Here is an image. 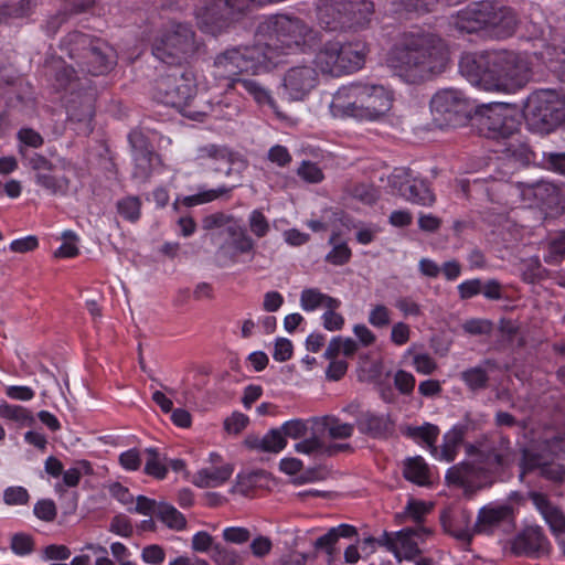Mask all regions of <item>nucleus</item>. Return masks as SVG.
I'll use <instances>...</instances> for the list:
<instances>
[{"instance_id":"1","label":"nucleus","mask_w":565,"mask_h":565,"mask_svg":"<svg viewBox=\"0 0 565 565\" xmlns=\"http://www.w3.org/2000/svg\"><path fill=\"white\" fill-rule=\"evenodd\" d=\"M386 63L406 83L420 84L445 72L449 50L436 33L422 29L404 31L391 45Z\"/></svg>"},{"instance_id":"2","label":"nucleus","mask_w":565,"mask_h":565,"mask_svg":"<svg viewBox=\"0 0 565 565\" xmlns=\"http://www.w3.org/2000/svg\"><path fill=\"white\" fill-rule=\"evenodd\" d=\"M459 70L471 84L508 94L525 87L532 77L527 58L511 50L466 53L459 61Z\"/></svg>"},{"instance_id":"3","label":"nucleus","mask_w":565,"mask_h":565,"mask_svg":"<svg viewBox=\"0 0 565 565\" xmlns=\"http://www.w3.org/2000/svg\"><path fill=\"white\" fill-rule=\"evenodd\" d=\"M518 12L497 0L468 4L452 17V25L461 33H481L494 40L512 38L520 25Z\"/></svg>"},{"instance_id":"4","label":"nucleus","mask_w":565,"mask_h":565,"mask_svg":"<svg viewBox=\"0 0 565 565\" xmlns=\"http://www.w3.org/2000/svg\"><path fill=\"white\" fill-rule=\"evenodd\" d=\"M255 39L262 42L264 51L273 52V66L286 50L306 51L320 42L318 31L302 19L288 14L268 17L257 26Z\"/></svg>"},{"instance_id":"5","label":"nucleus","mask_w":565,"mask_h":565,"mask_svg":"<svg viewBox=\"0 0 565 565\" xmlns=\"http://www.w3.org/2000/svg\"><path fill=\"white\" fill-rule=\"evenodd\" d=\"M393 105V95L382 85L352 83L340 87L333 95L330 110L334 117L376 120Z\"/></svg>"},{"instance_id":"6","label":"nucleus","mask_w":565,"mask_h":565,"mask_svg":"<svg viewBox=\"0 0 565 565\" xmlns=\"http://www.w3.org/2000/svg\"><path fill=\"white\" fill-rule=\"evenodd\" d=\"M202 45L190 23L173 21L154 35L151 51L162 63L177 66L192 61Z\"/></svg>"},{"instance_id":"7","label":"nucleus","mask_w":565,"mask_h":565,"mask_svg":"<svg viewBox=\"0 0 565 565\" xmlns=\"http://www.w3.org/2000/svg\"><path fill=\"white\" fill-rule=\"evenodd\" d=\"M374 12L371 0H320L317 18L327 31H358L370 25Z\"/></svg>"},{"instance_id":"8","label":"nucleus","mask_w":565,"mask_h":565,"mask_svg":"<svg viewBox=\"0 0 565 565\" xmlns=\"http://www.w3.org/2000/svg\"><path fill=\"white\" fill-rule=\"evenodd\" d=\"M369 51L366 42L361 40L349 42L330 40L316 52L313 64L322 74L338 77L361 70Z\"/></svg>"},{"instance_id":"9","label":"nucleus","mask_w":565,"mask_h":565,"mask_svg":"<svg viewBox=\"0 0 565 565\" xmlns=\"http://www.w3.org/2000/svg\"><path fill=\"white\" fill-rule=\"evenodd\" d=\"M216 75L232 78L244 73L259 74L273 67V52L264 51L262 42L255 40L253 45H239L225 50L214 60Z\"/></svg>"},{"instance_id":"10","label":"nucleus","mask_w":565,"mask_h":565,"mask_svg":"<svg viewBox=\"0 0 565 565\" xmlns=\"http://www.w3.org/2000/svg\"><path fill=\"white\" fill-rule=\"evenodd\" d=\"M523 116L531 131L547 135L565 122V97L553 89L536 90L527 97Z\"/></svg>"},{"instance_id":"11","label":"nucleus","mask_w":565,"mask_h":565,"mask_svg":"<svg viewBox=\"0 0 565 565\" xmlns=\"http://www.w3.org/2000/svg\"><path fill=\"white\" fill-rule=\"evenodd\" d=\"M195 90L192 79L184 74L169 73L156 78L152 97L157 102L178 108L186 118H199L201 113L192 110L189 102Z\"/></svg>"},{"instance_id":"12","label":"nucleus","mask_w":565,"mask_h":565,"mask_svg":"<svg viewBox=\"0 0 565 565\" xmlns=\"http://www.w3.org/2000/svg\"><path fill=\"white\" fill-rule=\"evenodd\" d=\"M478 132L489 139H509L519 132L520 121L507 104L483 106L473 118Z\"/></svg>"},{"instance_id":"13","label":"nucleus","mask_w":565,"mask_h":565,"mask_svg":"<svg viewBox=\"0 0 565 565\" xmlns=\"http://www.w3.org/2000/svg\"><path fill=\"white\" fill-rule=\"evenodd\" d=\"M516 529L515 510L508 503L491 502L479 509L473 531L477 535H508Z\"/></svg>"},{"instance_id":"14","label":"nucleus","mask_w":565,"mask_h":565,"mask_svg":"<svg viewBox=\"0 0 565 565\" xmlns=\"http://www.w3.org/2000/svg\"><path fill=\"white\" fill-rule=\"evenodd\" d=\"M22 163L34 174L35 184L53 195H65L70 189L71 181L66 175L53 173L55 166L44 154L31 150L19 149Z\"/></svg>"},{"instance_id":"15","label":"nucleus","mask_w":565,"mask_h":565,"mask_svg":"<svg viewBox=\"0 0 565 565\" xmlns=\"http://www.w3.org/2000/svg\"><path fill=\"white\" fill-rule=\"evenodd\" d=\"M468 456H476L487 471L502 469L511 455V440L501 434L481 436L475 444L466 446Z\"/></svg>"},{"instance_id":"16","label":"nucleus","mask_w":565,"mask_h":565,"mask_svg":"<svg viewBox=\"0 0 565 565\" xmlns=\"http://www.w3.org/2000/svg\"><path fill=\"white\" fill-rule=\"evenodd\" d=\"M196 158L212 161L213 170L223 172L226 177H242V173L248 167V160L242 153L224 145L209 143L201 146L198 149Z\"/></svg>"},{"instance_id":"17","label":"nucleus","mask_w":565,"mask_h":565,"mask_svg":"<svg viewBox=\"0 0 565 565\" xmlns=\"http://www.w3.org/2000/svg\"><path fill=\"white\" fill-rule=\"evenodd\" d=\"M401 195L413 204L431 206L436 196L424 179L415 178L408 168H396L390 179Z\"/></svg>"},{"instance_id":"18","label":"nucleus","mask_w":565,"mask_h":565,"mask_svg":"<svg viewBox=\"0 0 565 565\" xmlns=\"http://www.w3.org/2000/svg\"><path fill=\"white\" fill-rule=\"evenodd\" d=\"M445 480L448 486L462 488L466 494H473L491 486L487 469L471 461L451 466L446 472Z\"/></svg>"},{"instance_id":"19","label":"nucleus","mask_w":565,"mask_h":565,"mask_svg":"<svg viewBox=\"0 0 565 565\" xmlns=\"http://www.w3.org/2000/svg\"><path fill=\"white\" fill-rule=\"evenodd\" d=\"M431 113L440 120L451 122L460 116H466L468 102L465 95L454 88L438 90L430 100Z\"/></svg>"},{"instance_id":"20","label":"nucleus","mask_w":565,"mask_h":565,"mask_svg":"<svg viewBox=\"0 0 565 565\" xmlns=\"http://www.w3.org/2000/svg\"><path fill=\"white\" fill-rule=\"evenodd\" d=\"M522 201L530 207L553 210L561 202V190L547 181L519 183Z\"/></svg>"},{"instance_id":"21","label":"nucleus","mask_w":565,"mask_h":565,"mask_svg":"<svg viewBox=\"0 0 565 565\" xmlns=\"http://www.w3.org/2000/svg\"><path fill=\"white\" fill-rule=\"evenodd\" d=\"M471 512L461 507H448L440 513V523L446 533L462 544H470L477 533L471 525Z\"/></svg>"},{"instance_id":"22","label":"nucleus","mask_w":565,"mask_h":565,"mask_svg":"<svg viewBox=\"0 0 565 565\" xmlns=\"http://www.w3.org/2000/svg\"><path fill=\"white\" fill-rule=\"evenodd\" d=\"M318 84L316 68L302 65L289 68L282 79L285 93L290 100H302Z\"/></svg>"},{"instance_id":"23","label":"nucleus","mask_w":565,"mask_h":565,"mask_svg":"<svg viewBox=\"0 0 565 565\" xmlns=\"http://www.w3.org/2000/svg\"><path fill=\"white\" fill-rule=\"evenodd\" d=\"M511 551L516 556L539 557L548 551V542L539 526H527L512 541Z\"/></svg>"},{"instance_id":"24","label":"nucleus","mask_w":565,"mask_h":565,"mask_svg":"<svg viewBox=\"0 0 565 565\" xmlns=\"http://www.w3.org/2000/svg\"><path fill=\"white\" fill-rule=\"evenodd\" d=\"M114 64L111 49L100 39H95L89 50L78 62L81 72L98 76L107 73Z\"/></svg>"},{"instance_id":"25","label":"nucleus","mask_w":565,"mask_h":565,"mask_svg":"<svg viewBox=\"0 0 565 565\" xmlns=\"http://www.w3.org/2000/svg\"><path fill=\"white\" fill-rule=\"evenodd\" d=\"M128 140L134 150L135 169L132 178L142 182L148 181L152 172L153 151L150 149L146 137L140 131H131Z\"/></svg>"},{"instance_id":"26","label":"nucleus","mask_w":565,"mask_h":565,"mask_svg":"<svg viewBox=\"0 0 565 565\" xmlns=\"http://www.w3.org/2000/svg\"><path fill=\"white\" fill-rule=\"evenodd\" d=\"M227 89H233L241 95L250 96L257 105L269 107L277 116L281 113L278 109L275 98L270 92L258 81L245 76H238L231 79L226 85Z\"/></svg>"},{"instance_id":"27","label":"nucleus","mask_w":565,"mask_h":565,"mask_svg":"<svg viewBox=\"0 0 565 565\" xmlns=\"http://www.w3.org/2000/svg\"><path fill=\"white\" fill-rule=\"evenodd\" d=\"M355 426L361 434L373 439H387L395 431V424L390 415L375 414L371 411L360 414Z\"/></svg>"},{"instance_id":"28","label":"nucleus","mask_w":565,"mask_h":565,"mask_svg":"<svg viewBox=\"0 0 565 565\" xmlns=\"http://www.w3.org/2000/svg\"><path fill=\"white\" fill-rule=\"evenodd\" d=\"M430 534L425 526L405 527L395 532L397 544V555H394L398 562L402 559L412 561L420 554L418 544Z\"/></svg>"},{"instance_id":"29","label":"nucleus","mask_w":565,"mask_h":565,"mask_svg":"<svg viewBox=\"0 0 565 565\" xmlns=\"http://www.w3.org/2000/svg\"><path fill=\"white\" fill-rule=\"evenodd\" d=\"M467 433V427L463 425H455L443 436L440 447H437V452L431 454L438 460L451 462L456 459L459 449L463 443Z\"/></svg>"},{"instance_id":"30","label":"nucleus","mask_w":565,"mask_h":565,"mask_svg":"<svg viewBox=\"0 0 565 565\" xmlns=\"http://www.w3.org/2000/svg\"><path fill=\"white\" fill-rule=\"evenodd\" d=\"M356 535V529L350 524H340L331 527L328 532L313 542V547L317 552H324L329 559H332L337 552V543L340 537H352Z\"/></svg>"},{"instance_id":"31","label":"nucleus","mask_w":565,"mask_h":565,"mask_svg":"<svg viewBox=\"0 0 565 565\" xmlns=\"http://www.w3.org/2000/svg\"><path fill=\"white\" fill-rule=\"evenodd\" d=\"M495 367V361L487 359L481 364L462 371L460 379L470 391H483L489 386V371Z\"/></svg>"},{"instance_id":"32","label":"nucleus","mask_w":565,"mask_h":565,"mask_svg":"<svg viewBox=\"0 0 565 565\" xmlns=\"http://www.w3.org/2000/svg\"><path fill=\"white\" fill-rule=\"evenodd\" d=\"M245 445L253 450L277 454L286 447L287 440L279 428H273L262 438L248 436Z\"/></svg>"},{"instance_id":"33","label":"nucleus","mask_w":565,"mask_h":565,"mask_svg":"<svg viewBox=\"0 0 565 565\" xmlns=\"http://www.w3.org/2000/svg\"><path fill=\"white\" fill-rule=\"evenodd\" d=\"M233 471L234 468L230 463L221 467L203 468L195 473L192 482L199 488L218 487L231 478Z\"/></svg>"},{"instance_id":"34","label":"nucleus","mask_w":565,"mask_h":565,"mask_svg":"<svg viewBox=\"0 0 565 565\" xmlns=\"http://www.w3.org/2000/svg\"><path fill=\"white\" fill-rule=\"evenodd\" d=\"M95 41V38L74 31L63 38L61 49L67 53L71 60H74L78 65V62L83 60L86 52Z\"/></svg>"},{"instance_id":"35","label":"nucleus","mask_w":565,"mask_h":565,"mask_svg":"<svg viewBox=\"0 0 565 565\" xmlns=\"http://www.w3.org/2000/svg\"><path fill=\"white\" fill-rule=\"evenodd\" d=\"M403 477L420 487L431 483L430 468L422 456L409 457L404 460Z\"/></svg>"},{"instance_id":"36","label":"nucleus","mask_w":565,"mask_h":565,"mask_svg":"<svg viewBox=\"0 0 565 565\" xmlns=\"http://www.w3.org/2000/svg\"><path fill=\"white\" fill-rule=\"evenodd\" d=\"M403 434L416 441L425 446L430 454L437 452L436 441L440 434V429L437 425L431 423H424L422 426H407Z\"/></svg>"},{"instance_id":"37","label":"nucleus","mask_w":565,"mask_h":565,"mask_svg":"<svg viewBox=\"0 0 565 565\" xmlns=\"http://www.w3.org/2000/svg\"><path fill=\"white\" fill-rule=\"evenodd\" d=\"M507 140L508 142L504 143L501 150L504 158L513 160L521 166H527L535 161V153L525 141L514 138V136Z\"/></svg>"},{"instance_id":"38","label":"nucleus","mask_w":565,"mask_h":565,"mask_svg":"<svg viewBox=\"0 0 565 565\" xmlns=\"http://www.w3.org/2000/svg\"><path fill=\"white\" fill-rule=\"evenodd\" d=\"M300 306L305 311H313L319 307L339 308L341 301L329 295L322 294L317 288H306L300 295Z\"/></svg>"},{"instance_id":"39","label":"nucleus","mask_w":565,"mask_h":565,"mask_svg":"<svg viewBox=\"0 0 565 565\" xmlns=\"http://www.w3.org/2000/svg\"><path fill=\"white\" fill-rule=\"evenodd\" d=\"M525 459H526V465L529 466V468L540 469L541 476L547 480L558 482V481H562L565 476V469L562 465L555 463V462L543 461V458L541 455L530 454V455H526Z\"/></svg>"},{"instance_id":"40","label":"nucleus","mask_w":565,"mask_h":565,"mask_svg":"<svg viewBox=\"0 0 565 565\" xmlns=\"http://www.w3.org/2000/svg\"><path fill=\"white\" fill-rule=\"evenodd\" d=\"M157 519L174 531H182L186 527L185 516L167 502H159Z\"/></svg>"},{"instance_id":"41","label":"nucleus","mask_w":565,"mask_h":565,"mask_svg":"<svg viewBox=\"0 0 565 565\" xmlns=\"http://www.w3.org/2000/svg\"><path fill=\"white\" fill-rule=\"evenodd\" d=\"M0 417L18 423L21 426H31L34 422L32 413L21 405L3 403L0 405Z\"/></svg>"},{"instance_id":"42","label":"nucleus","mask_w":565,"mask_h":565,"mask_svg":"<svg viewBox=\"0 0 565 565\" xmlns=\"http://www.w3.org/2000/svg\"><path fill=\"white\" fill-rule=\"evenodd\" d=\"M145 452L147 455L145 473L159 480L164 479L168 473V468L164 463L166 458H161L156 448H147Z\"/></svg>"},{"instance_id":"43","label":"nucleus","mask_w":565,"mask_h":565,"mask_svg":"<svg viewBox=\"0 0 565 565\" xmlns=\"http://www.w3.org/2000/svg\"><path fill=\"white\" fill-rule=\"evenodd\" d=\"M116 209L121 217L131 223L137 222L141 216V201L136 195H128L118 200Z\"/></svg>"},{"instance_id":"44","label":"nucleus","mask_w":565,"mask_h":565,"mask_svg":"<svg viewBox=\"0 0 565 565\" xmlns=\"http://www.w3.org/2000/svg\"><path fill=\"white\" fill-rule=\"evenodd\" d=\"M93 473V466L88 460H77L73 467L63 471V484L70 488L76 487L83 476H90Z\"/></svg>"},{"instance_id":"45","label":"nucleus","mask_w":565,"mask_h":565,"mask_svg":"<svg viewBox=\"0 0 565 565\" xmlns=\"http://www.w3.org/2000/svg\"><path fill=\"white\" fill-rule=\"evenodd\" d=\"M36 7L35 0H19L14 3L3 6L1 15L6 19H23L30 17Z\"/></svg>"},{"instance_id":"46","label":"nucleus","mask_w":565,"mask_h":565,"mask_svg":"<svg viewBox=\"0 0 565 565\" xmlns=\"http://www.w3.org/2000/svg\"><path fill=\"white\" fill-rule=\"evenodd\" d=\"M233 188L234 186L227 188L225 185H222L216 189H212V190L200 192L198 194L189 195V196L184 198L183 204L185 206L191 207V206L204 204L207 202H212L223 195L228 194Z\"/></svg>"},{"instance_id":"47","label":"nucleus","mask_w":565,"mask_h":565,"mask_svg":"<svg viewBox=\"0 0 565 565\" xmlns=\"http://www.w3.org/2000/svg\"><path fill=\"white\" fill-rule=\"evenodd\" d=\"M430 509L431 504H427L420 500L409 499L399 518L409 519L417 523V526H422L420 524L424 522V519L429 513Z\"/></svg>"},{"instance_id":"48","label":"nucleus","mask_w":565,"mask_h":565,"mask_svg":"<svg viewBox=\"0 0 565 565\" xmlns=\"http://www.w3.org/2000/svg\"><path fill=\"white\" fill-rule=\"evenodd\" d=\"M565 258V231L552 237L547 245L544 262L551 265L558 264Z\"/></svg>"},{"instance_id":"49","label":"nucleus","mask_w":565,"mask_h":565,"mask_svg":"<svg viewBox=\"0 0 565 565\" xmlns=\"http://www.w3.org/2000/svg\"><path fill=\"white\" fill-rule=\"evenodd\" d=\"M18 150L39 149L44 145V138L33 128L23 127L17 132Z\"/></svg>"},{"instance_id":"50","label":"nucleus","mask_w":565,"mask_h":565,"mask_svg":"<svg viewBox=\"0 0 565 565\" xmlns=\"http://www.w3.org/2000/svg\"><path fill=\"white\" fill-rule=\"evenodd\" d=\"M324 426L332 439H347L353 435L355 424L341 423L337 417H328Z\"/></svg>"},{"instance_id":"51","label":"nucleus","mask_w":565,"mask_h":565,"mask_svg":"<svg viewBox=\"0 0 565 565\" xmlns=\"http://www.w3.org/2000/svg\"><path fill=\"white\" fill-rule=\"evenodd\" d=\"M212 558L216 565H243V558L235 550L221 544L213 546Z\"/></svg>"},{"instance_id":"52","label":"nucleus","mask_w":565,"mask_h":565,"mask_svg":"<svg viewBox=\"0 0 565 565\" xmlns=\"http://www.w3.org/2000/svg\"><path fill=\"white\" fill-rule=\"evenodd\" d=\"M76 79V72L73 66L61 62L54 75V86L57 90L70 88Z\"/></svg>"},{"instance_id":"53","label":"nucleus","mask_w":565,"mask_h":565,"mask_svg":"<svg viewBox=\"0 0 565 565\" xmlns=\"http://www.w3.org/2000/svg\"><path fill=\"white\" fill-rule=\"evenodd\" d=\"M10 548L17 555H29L34 551V540L30 534L15 533L11 537Z\"/></svg>"},{"instance_id":"54","label":"nucleus","mask_w":565,"mask_h":565,"mask_svg":"<svg viewBox=\"0 0 565 565\" xmlns=\"http://www.w3.org/2000/svg\"><path fill=\"white\" fill-rule=\"evenodd\" d=\"M297 174L308 183H319L323 180V172L318 164L307 160L301 162Z\"/></svg>"},{"instance_id":"55","label":"nucleus","mask_w":565,"mask_h":565,"mask_svg":"<svg viewBox=\"0 0 565 565\" xmlns=\"http://www.w3.org/2000/svg\"><path fill=\"white\" fill-rule=\"evenodd\" d=\"M34 515L44 521V522H53L57 515V509L53 500L51 499H41L34 504L33 509Z\"/></svg>"},{"instance_id":"56","label":"nucleus","mask_w":565,"mask_h":565,"mask_svg":"<svg viewBox=\"0 0 565 565\" xmlns=\"http://www.w3.org/2000/svg\"><path fill=\"white\" fill-rule=\"evenodd\" d=\"M351 195L364 204H373L379 199V191L371 184H355L351 190Z\"/></svg>"},{"instance_id":"57","label":"nucleus","mask_w":565,"mask_h":565,"mask_svg":"<svg viewBox=\"0 0 565 565\" xmlns=\"http://www.w3.org/2000/svg\"><path fill=\"white\" fill-rule=\"evenodd\" d=\"M295 450L300 454L306 455H320L324 456V441H322L319 437L312 436L310 438H306L300 443L295 445Z\"/></svg>"},{"instance_id":"58","label":"nucleus","mask_w":565,"mask_h":565,"mask_svg":"<svg viewBox=\"0 0 565 565\" xmlns=\"http://www.w3.org/2000/svg\"><path fill=\"white\" fill-rule=\"evenodd\" d=\"M29 500L30 494L23 487H9L3 491V501L8 505H24Z\"/></svg>"},{"instance_id":"59","label":"nucleus","mask_w":565,"mask_h":565,"mask_svg":"<svg viewBox=\"0 0 565 565\" xmlns=\"http://www.w3.org/2000/svg\"><path fill=\"white\" fill-rule=\"evenodd\" d=\"M249 228L257 237H264L269 232V223L266 216L259 210H254L248 218Z\"/></svg>"},{"instance_id":"60","label":"nucleus","mask_w":565,"mask_h":565,"mask_svg":"<svg viewBox=\"0 0 565 565\" xmlns=\"http://www.w3.org/2000/svg\"><path fill=\"white\" fill-rule=\"evenodd\" d=\"M369 322L375 328L382 329L391 323V311L384 305H375L369 313Z\"/></svg>"},{"instance_id":"61","label":"nucleus","mask_w":565,"mask_h":565,"mask_svg":"<svg viewBox=\"0 0 565 565\" xmlns=\"http://www.w3.org/2000/svg\"><path fill=\"white\" fill-rule=\"evenodd\" d=\"M65 242L55 250L54 256L60 258H72L78 255V247L75 244L76 235L66 231L63 234Z\"/></svg>"},{"instance_id":"62","label":"nucleus","mask_w":565,"mask_h":565,"mask_svg":"<svg viewBox=\"0 0 565 565\" xmlns=\"http://www.w3.org/2000/svg\"><path fill=\"white\" fill-rule=\"evenodd\" d=\"M351 249L345 243L334 245V247L326 256V260L332 265L341 266L347 264L351 258Z\"/></svg>"},{"instance_id":"63","label":"nucleus","mask_w":565,"mask_h":565,"mask_svg":"<svg viewBox=\"0 0 565 565\" xmlns=\"http://www.w3.org/2000/svg\"><path fill=\"white\" fill-rule=\"evenodd\" d=\"M544 519L552 531L557 535V541L559 540V536L565 535V515L559 509L555 507L544 516Z\"/></svg>"},{"instance_id":"64","label":"nucleus","mask_w":565,"mask_h":565,"mask_svg":"<svg viewBox=\"0 0 565 565\" xmlns=\"http://www.w3.org/2000/svg\"><path fill=\"white\" fill-rule=\"evenodd\" d=\"M141 558L147 564L161 565L166 559V552L158 544L147 545L141 551Z\"/></svg>"}]
</instances>
